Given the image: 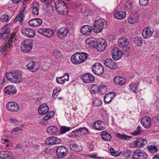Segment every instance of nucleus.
<instances>
[{"label":"nucleus","mask_w":159,"mask_h":159,"mask_svg":"<svg viewBox=\"0 0 159 159\" xmlns=\"http://www.w3.org/2000/svg\"><path fill=\"white\" fill-rule=\"evenodd\" d=\"M88 55L87 53L84 52L77 53L71 56V61L74 64H80L85 61Z\"/></svg>","instance_id":"nucleus-2"},{"label":"nucleus","mask_w":159,"mask_h":159,"mask_svg":"<svg viewBox=\"0 0 159 159\" xmlns=\"http://www.w3.org/2000/svg\"><path fill=\"white\" fill-rule=\"evenodd\" d=\"M54 112L53 111H49L48 113L44 117L39 120V122L40 124H43V121H47L49 119L52 118L54 115Z\"/></svg>","instance_id":"nucleus-33"},{"label":"nucleus","mask_w":159,"mask_h":159,"mask_svg":"<svg viewBox=\"0 0 159 159\" xmlns=\"http://www.w3.org/2000/svg\"><path fill=\"white\" fill-rule=\"evenodd\" d=\"M69 147L72 150L76 152L81 151L82 150V147L81 146H78L75 143H73V141L70 142Z\"/></svg>","instance_id":"nucleus-30"},{"label":"nucleus","mask_w":159,"mask_h":159,"mask_svg":"<svg viewBox=\"0 0 159 159\" xmlns=\"http://www.w3.org/2000/svg\"><path fill=\"white\" fill-rule=\"evenodd\" d=\"M115 96V94L114 92L109 93L105 96L104 98V102L106 103H109Z\"/></svg>","instance_id":"nucleus-32"},{"label":"nucleus","mask_w":159,"mask_h":159,"mask_svg":"<svg viewBox=\"0 0 159 159\" xmlns=\"http://www.w3.org/2000/svg\"><path fill=\"white\" fill-rule=\"evenodd\" d=\"M141 123L144 127L148 129L151 126V119L148 116H145L141 120Z\"/></svg>","instance_id":"nucleus-20"},{"label":"nucleus","mask_w":159,"mask_h":159,"mask_svg":"<svg viewBox=\"0 0 159 159\" xmlns=\"http://www.w3.org/2000/svg\"><path fill=\"white\" fill-rule=\"evenodd\" d=\"M68 32V30L66 27H62L57 30V35L59 38L62 39L66 37Z\"/></svg>","instance_id":"nucleus-9"},{"label":"nucleus","mask_w":159,"mask_h":159,"mask_svg":"<svg viewBox=\"0 0 159 159\" xmlns=\"http://www.w3.org/2000/svg\"><path fill=\"white\" fill-rule=\"evenodd\" d=\"M123 156L125 158H128L131 156L132 153L130 150H125L122 152Z\"/></svg>","instance_id":"nucleus-46"},{"label":"nucleus","mask_w":159,"mask_h":159,"mask_svg":"<svg viewBox=\"0 0 159 159\" xmlns=\"http://www.w3.org/2000/svg\"><path fill=\"white\" fill-rule=\"evenodd\" d=\"M39 5L38 3L35 2L32 6V13L34 15H38L39 12Z\"/></svg>","instance_id":"nucleus-38"},{"label":"nucleus","mask_w":159,"mask_h":159,"mask_svg":"<svg viewBox=\"0 0 159 159\" xmlns=\"http://www.w3.org/2000/svg\"><path fill=\"white\" fill-rule=\"evenodd\" d=\"M100 136L102 139L105 141H109L111 138V134L105 131L101 132Z\"/></svg>","instance_id":"nucleus-35"},{"label":"nucleus","mask_w":159,"mask_h":159,"mask_svg":"<svg viewBox=\"0 0 159 159\" xmlns=\"http://www.w3.org/2000/svg\"><path fill=\"white\" fill-rule=\"evenodd\" d=\"M55 5L56 11L59 14L65 15L67 14L68 12V6L64 2L61 0H57Z\"/></svg>","instance_id":"nucleus-3"},{"label":"nucleus","mask_w":159,"mask_h":159,"mask_svg":"<svg viewBox=\"0 0 159 159\" xmlns=\"http://www.w3.org/2000/svg\"><path fill=\"white\" fill-rule=\"evenodd\" d=\"M7 108L9 111L12 112H16L20 108L19 105L16 102H10L7 104Z\"/></svg>","instance_id":"nucleus-11"},{"label":"nucleus","mask_w":159,"mask_h":159,"mask_svg":"<svg viewBox=\"0 0 159 159\" xmlns=\"http://www.w3.org/2000/svg\"><path fill=\"white\" fill-rule=\"evenodd\" d=\"M81 78L83 82L86 83H92L95 80L94 76L90 73H86L83 75Z\"/></svg>","instance_id":"nucleus-14"},{"label":"nucleus","mask_w":159,"mask_h":159,"mask_svg":"<svg viewBox=\"0 0 159 159\" xmlns=\"http://www.w3.org/2000/svg\"><path fill=\"white\" fill-rule=\"evenodd\" d=\"M22 129L21 127L19 126L18 127H16L13 129L11 131V134H15V133L18 132L19 131H22Z\"/></svg>","instance_id":"nucleus-51"},{"label":"nucleus","mask_w":159,"mask_h":159,"mask_svg":"<svg viewBox=\"0 0 159 159\" xmlns=\"http://www.w3.org/2000/svg\"><path fill=\"white\" fill-rule=\"evenodd\" d=\"M46 28H40L38 29V32L40 34H42L44 35L46 32Z\"/></svg>","instance_id":"nucleus-58"},{"label":"nucleus","mask_w":159,"mask_h":159,"mask_svg":"<svg viewBox=\"0 0 159 159\" xmlns=\"http://www.w3.org/2000/svg\"><path fill=\"white\" fill-rule=\"evenodd\" d=\"M92 69L93 73L97 75H101L104 72L103 67L99 62L94 64L92 67Z\"/></svg>","instance_id":"nucleus-6"},{"label":"nucleus","mask_w":159,"mask_h":159,"mask_svg":"<svg viewBox=\"0 0 159 159\" xmlns=\"http://www.w3.org/2000/svg\"><path fill=\"white\" fill-rule=\"evenodd\" d=\"M57 92L56 89H54L52 92V97L53 98H55L56 97V96L57 95Z\"/></svg>","instance_id":"nucleus-62"},{"label":"nucleus","mask_w":159,"mask_h":159,"mask_svg":"<svg viewBox=\"0 0 159 159\" xmlns=\"http://www.w3.org/2000/svg\"><path fill=\"white\" fill-rule=\"evenodd\" d=\"M10 122L13 123L17 125L18 124V120L15 119L11 118L10 119Z\"/></svg>","instance_id":"nucleus-61"},{"label":"nucleus","mask_w":159,"mask_h":159,"mask_svg":"<svg viewBox=\"0 0 159 159\" xmlns=\"http://www.w3.org/2000/svg\"><path fill=\"white\" fill-rule=\"evenodd\" d=\"M32 41L30 39H26L23 41L20 45L21 49L24 52H30L32 47Z\"/></svg>","instance_id":"nucleus-5"},{"label":"nucleus","mask_w":159,"mask_h":159,"mask_svg":"<svg viewBox=\"0 0 159 159\" xmlns=\"http://www.w3.org/2000/svg\"><path fill=\"white\" fill-rule=\"evenodd\" d=\"M53 55L57 58H59L61 57V52L57 49L54 50Z\"/></svg>","instance_id":"nucleus-52"},{"label":"nucleus","mask_w":159,"mask_h":159,"mask_svg":"<svg viewBox=\"0 0 159 159\" xmlns=\"http://www.w3.org/2000/svg\"><path fill=\"white\" fill-rule=\"evenodd\" d=\"M89 157L93 158L96 159V158H100V157H98L97 156V154H93L92 155H90L89 156Z\"/></svg>","instance_id":"nucleus-63"},{"label":"nucleus","mask_w":159,"mask_h":159,"mask_svg":"<svg viewBox=\"0 0 159 159\" xmlns=\"http://www.w3.org/2000/svg\"><path fill=\"white\" fill-rule=\"evenodd\" d=\"M114 16L117 19L122 20L125 17V14L123 11L115 12Z\"/></svg>","instance_id":"nucleus-40"},{"label":"nucleus","mask_w":159,"mask_h":159,"mask_svg":"<svg viewBox=\"0 0 159 159\" xmlns=\"http://www.w3.org/2000/svg\"><path fill=\"white\" fill-rule=\"evenodd\" d=\"M107 25L106 21L104 19L101 18L95 20L93 28V31L96 33H100L105 28Z\"/></svg>","instance_id":"nucleus-4"},{"label":"nucleus","mask_w":159,"mask_h":159,"mask_svg":"<svg viewBox=\"0 0 159 159\" xmlns=\"http://www.w3.org/2000/svg\"><path fill=\"white\" fill-rule=\"evenodd\" d=\"M42 23V20L39 18H35L30 20L29 25L31 26L35 27L40 25Z\"/></svg>","instance_id":"nucleus-25"},{"label":"nucleus","mask_w":159,"mask_h":159,"mask_svg":"<svg viewBox=\"0 0 159 159\" xmlns=\"http://www.w3.org/2000/svg\"><path fill=\"white\" fill-rule=\"evenodd\" d=\"M112 57L113 59L115 60H117L121 58L122 56V53L120 51L118 48H114L111 51Z\"/></svg>","instance_id":"nucleus-18"},{"label":"nucleus","mask_w":159,"mask_h":159,"mask_svg":"<svg viewBox=\"0 0 159 159\" xmlns=\"http://www.w3.org/2000/svg\"><path fill=\"white\" fill-rule=\"evenodd\" d=\"M24 14L22 12H20L14 20V22H16L19 21L20 25H23L22 22L24 21Z\"/></svg>","instance_id":"nucleus-39"},{"label":"nucleus","mask_w":159,"mask_h":159,"mask_svg":"<svg viewBox=\"0 0 159 159\" xmlns=\"http://www.w3.org/2000/svg\"><path fill=\"white\" fill-rule=\"evenodd\" d=\"M0 158L2 159H13L9 155L8 152L3 151L0 152Z\"/></svg>","instance_id":"nucleus-41"},{"label":"nucleus","mask_w":159,"mask_h":159,"mask_svg":"<svg viewBox=\"0 0 159 159\" xmlns=\"http://www.w3.org/2000/svg\"><path fill=\"white\" fill-rule=\"evenodd\" d=\"M4 45L7 49L8 48H10L11 47L12 44L11 43L8 41L6 42Z\"/></svg>","instance_id":"nucleus-60"},{"label":"nucleus","mask_w":159,"mask_h":159,"mask_svg":"<svg viewBox=\"0 0 159 159\" xmlns=\"http://www.w3.org/2000/svg\"><path fill=\"white\" fill-rule=\"evenodd\" d=\"M10 29L6 27H4L3 29L2 33H0V36L3 39H7L10 33Z\"/></svg>","instance_id":"nucleus-31"},{"label":"nucleus","mask_w":159,"mask_h":159,"mask_svg":"<svg viewBox=\"0 0 159 159\" xmlns=\"http://www.w3.org/2000/svg\"><path fill=\"white\" fill-rule=\"evenodd\" d=\"M107 44L105 40L103 39H99L98 42L97 41L96 48L97 50L99 52L103 51L106 48Z\"/></svg>","instance_id":"nucleus-10"},{"label":"nucleus","mask_w":159,"mask_h":159,"mask_svg":"<svg viewBox=\"0 0 159 159\" xmlns=\"http://www.w3.org/2000/svg\"><path fill=\"white\" fill-rule=\"evenodd\" d=\"M86 48H94L96 47L97 40L93 38L87 39L85 41Z\"/></svg>","instance_id":"nucleus-19"},{"label":"nucleus","mask_w":159,"mask_h":159,"mask_svg":"<svg viewBox=\"0 0 159 159\" xmlns=\"http://www.w3.org/2000/svg\"><path fill=\"white\" fill-rule=\"evenodd\" d=\"M22 34L29 38H32L35 35V32L32 29L29 28H25L21 30Z\"/></svg>","instance_id":"nucleus-17"},{"label":"nucleus","mask_w":159,"mask_h":159,"mask_svg":"<svg viewBox=\"0 0 159 159\" xmlns=\"http://www.w3.org/2000/svg\"><path fill=\"white\" fill-rule=\"evenodd\" d=\"M114 81L117 84L122 85L125 83L126 82V80L122 77H116L114 79Z\"/></svg>","instance_id":"nucleus-36"},{"label":"nucleus","mask_w":159,"mask_h":159,"mask_svg":"<svg viewBox=\"0 0 159 159\" xmlns=\"http://www.w3.org/2000/svg\"><path fill=\"white\" fill-rule=\"evenodd\" d=\"M89 131L88 129L85 127H81L77 129L72 132V134L75 135L80 134L81 135L88 133Z\"/></svg>","instance_id":"nucleus-26"},{"label":"nucleus","mask_w":159,"mask_h":159,"mask_svg":"<svg viewBox=\"0 0 159 159\" xmlns=\"http://www.w3.org/2000/svg\"><path fill=\"white\" fill-rule=\"evenodd\" d=\"M149 0H139V3L141 6H144L148 3Z\"/></svg>","instance_id":"nucleus-57"},{"label":"nucleus","mask_w":159,"mask_h":159,"mask_svg":"<svg viewBox=\"0 0 159 159\" xmlns=\"http://www.w3.org/2000/svg\"><path fill=\"white\" fill-rule=\"evenodd\" d=\"M6 75L7 80L12 83H19L22 81V79L20 71L10 72L7 73Z\"/></svg>","instance_id":"nucleus-1"},{"label":"nucleus","mask_w":159,"mask_h":159,"mask_svg":"<svg viewBox=\"0 0 159 159\" xmlns=\"http://www.w3.org/2000/svg\"><path fill=\"white\" fill-rule=\"evenodd\" d=\"M7 48L4 45L0 47V51L2 54L5 53L7 51Z\"/></svg>","instance_id":"nucleus-59"},{"label":"nucleus","mask_w":159,"mask_h":159,"mask_svg":"<svg viewBox=\"0 0 159 159\" xmlns=\"http://www.w3.org/2000/svg\"><path fill=\"white\" fill-rule=\"evenodd\" d=\"M56 153L58 158H63L67 154V149L65 147L59 146L57 149Z\"/></svg>","instance_id":"nucleus-8"},{"label":"nucleus","mask_w":159,"mask_h":159,"mask_svg":"<svg viewBox=\"0 0 159 159\" xmlns=\"http://www.w3.org/2000/svg\"><path fill=\"white\" fill-rule=\"evenodd\" d=\"M103 122L102 121L98 120L95 122L93 125V128L95 130H102L104 129L102 124Z\"/></svg>","instance_id":"nucleus-29"},{"label":"nucleus","mask_w":159,"mask_h":159,"mask_svg":"<svg viewBox=\"0 0 159 159\" xmlns=\"http://www.w3.org/2000/svg\"><path fill=\"white\" fill-rule=\"evenodd\" d=\"M105 66L111 70H115L117 67L116 62L111 58L106 59L104 62Z\"/></svg>","instance_id":"nucleus-15"},{"label":"nucleus","mask_w":159,"mask_h":159,"mask_svg":"<svg viewBox=\"0 0 159 159\" xmlns=\"http://www.w3.org/2000/svg\"><path fill=\"white\" fill-rule=\"evenodd\" d=\"M141 131V127L138 126L137 129L132 133V134L134 135H139Z\"/></svg>","instance_id":"nucleus-55"},{"label":"nucleus","mask_w":159,"mask_h":159,"mask_svg":"<svg viewBox=\"0 0 159 159\" xmlns=\"http://www.w3.org/2000/svg\"><path fill=\"white\" fill-rule=\"evenodd\" d=\"M9 17L7 14H4L2 15L1 17V19L4 22H6L8 20Z\"/></svg>","instance_id":"nucleus-56"},{"label":"nucleus","mask_w":159,"mask_h":159,"mask_svg":"<svg viewBox=\"0 0 159 159\" xmlns=\"http://www.w3.org/2000/svg\"><path fill=\"white\" fill-rule=\"evenodd\" d=\"M61 142L60 139L55 137H49L45 141V143L48 145H53L59 144Z\"/></svg>","instance_id":"nucleus-13"},{"label":"nucleus","mask_w":159,"mask_h":159,"mask_svg":"<svg viewBox=\"0 0 159 159\" xmlns=\"http://www.w3.org/2000/svg\"><path fill=\"white\" fill-rule=\"evenodd\" d=\"M139 18L138 14L135 13L129 16L128 18V20L130 24H134L138 22Z\"/></svg>","instance_id":"nucleus-27"},{"label":"nucleus","mask_w":159,"mask_h":159,"mask_svg":"<svg viewBox=\"0 0 159 159\" xmlns=\"http://www.w3.org/2000/svg\"><path fill=\"white\" fill-rule=\"evenodd\" d=\"M16 39V33H13L10 35V39L8 41L11 43H13L15 42Z\"/></svg>","instance_id":"nucleus-54"},{"label":"nucleus","mask_w":159,"mask_h":159,"mask_svg":"<svg viewBox=\"0 0 159 159\" xmlns=\"http://www.w3.org/2000/svg\"><path fill=\"white\" fill-rule=\"evenodd\" d=\"M58 130V128L56 126H51L47 128L46 131L49 134L52 135L56 133Z\"/></svg>","instance_id":"nucleus-37"},{"label":"nucleus","mask_w":159,"mask_h":159,"mask_svg":"<svg viewBox=\"0 0 159 159\" xmlns=\"http://www.w3.org/2000/svg\"><path fill=\"white\" fill-rule=\"evenodd\" d=\"M153 32V29L149 26L145 28L142 31V35L145 39H148L151 37Z\"/></svg>","instance_id":"nucleus-16"},{"label":"nucleus","mask_w":159,"mask_h":159,"mask_svg":"<svg viewBox=\"0 0 159 159\" xmlns=\"http://www.w3.org/2000/svg\"><path fill=\"white\" fill-rule=\"evenodd\" d=\"M134 42L135 44L138 46H139L142 44V38L137 37L135 38Z\"/></svg>","instance_id":"nucleus-49"},{"label":"nucleus","mask_w":159,"mask_h":159,"mask_svg":"<svg viewBox=\"0 0 159 159\" xmlns=\"http://www.w3.org/2000/svg\"><path fill=\"white\" fill-rule=\"evenodd\" d=\"M132 156L135 159H147L148 158L147 154L144 151L140 149L135 150Z\"/></svg>","instance_id":"nucleus-7"},{"label":"nucleus","mask_w":159,"mask_h":159,"mask_svg":"<svg viewBox=\"0 0 159 159\" xmlns=\"http://www.w3.org/2000/svg\"><path fill=\"white\" fill-rule=\"evenodd\" d=\"M17 90L15 87L12 85H10L5 87L4 92L9 95H12L16 93Z\"/></svg>","instance_id":"nucleus-21"},{"label":"nucleus","mask_w":159,"mask_h":159,"mask_svg":"<svg viewBox=\"0 0 159 159\" xmlns=\"http://www.w3.org/2000/svg\"><path fill=\"white\" fill-rule=\"evenodd\" d=\"M138 85L135 84L131 83L129 85V87L130 90H132L135 93H136Z\"/></svg>","instance_id":"nucleus-48"},{"label":"nucleus","mask_w":159,"mask_h":159,"mask_svg":"<svg viewBox=\"0 0 159 159\" xmlns=\"http://www.w3.org/2000/svg\"><path fill=\"white\" fill-rule=\"evenodd\" d=\"M125 6V8L128 11L130 12L131 11L133 6V3L130 1L126 2Z\"/></svg>","instance_id":"nucleus-44"},{"label":"nucleus","mask_w":159,"mask_h":159,"mask_svg":"<svg viewBox=\"0 0 159 159\" xmlns=\"http://www.w3.org/2000/svg\"><path fill=\"white\" fill-rule=\"evenodd\" d=\"M49 111L48 107L46 104L41 105L38 110V113L40 115H43L47 114Z\"/></svg>","instance_id":"nucleus-24"},{"label":"nucleus","mask_w":159,"mask_h":159,"mask_svg":"<svg viewBox=\"0 0 159 159\" xmlns=\"http://www.w3.org/2000/svg\"><path fill=\"white\" fill-rule=\"evenodd\" d=\"M149 152L151 153H154L158 151L157 147L155 145H150L147 147Z\"/></svg>","instance_id":"nucleus-42"},{"label":"nucleus","mask_w":159,"mask_h":159,"mask_svg":"<svg viewBox=\"0 0 159 159\" xmlns=\"http://www.w3.org/2000/svg\"><path fill=\"white\" fill-rule=\"evenodd\" d=\"M153 159H159V154L155 155L153 158Z\"/></svg>","instance_id":"nucleus-64"},{"label":"nucleus","mask_w":159,"mask_h":159,"mask_svg":"<svg viewBox=\"0 0 159 159\" xmlns=\"http://www.w3.org/2000/svg\"><path fill=\"white\" fill-rule=\"evenodd\" d=\"M116 136L121 139L127 140H129L132 138V137L130 136L127 135L125 134H121L120 133H118L116 134Z\"/></svg>","instance_id":"nucleus-43"},{"label":"nucleus","mask_w":159,"mask_h":159,"mask_svg":"<svg viewBox=\"0 0 159 159\" xmlns=\"http://www.w3.org/2000/svg\"><path fill=\"white\" fill-rule=\"evenodd\" d=\"M92 28L89 25L83 26L81 29V32L84 35H90L92 32Z\"/></svg>","instance_id":"nucleus-22"},{"label":"nucleus","mask_w":159,"mask_h":159,"mask_svg":"<svg viewBox=\"0 0 159 159\" xmlns=\"http://www.w3.org/2000/svg\"><path fill=\"white\" fill-rule=\"evenodd\" d=\"M147 143V141L143 138H140L136 140L134 143L135 147L138 148L143 147Z\"/></svg>","instance_id":"nucleus-28"},{"label":"nucleus","mask_w":159,"mask_h":159,"mask_svg":"<svg viewBox=\"0 0 159 159\" xmlns=\"http://www.w3.org/2000/svg\"><path fill=\"white\" fill-rule=\"evenodd\" d=\"M100 88L97 85H94L91 89L90 92L92 94H96L99 92Z\"/></svg>","instance_id":"nucleus-45"},{"label":"nucleus","mask_w":159,"mask_h":159,"mask_svg":"<svg viewBox=\"0 0 159 159\" xmlns=\"http://www.w3.org/2000/svg\"><path fill=\"white\" fill-rule=\"evenodd\" d=\"M69 74L66 73L63 76L56 78V82L58 84H63L65 83L66 81L69 80Z\"/></svg>","instance_id":"nucleus-23"},{"label":"nucleus","mask_w":159,"mask_h":159,"mask_svg":"<svg viewBox=\"0 0 159 159\" xmlns=\"http://www.w3.org/2000/svg\"><path fill=\"white\" fill-rule=\"evenodd\" d=\"M70 127L66 126H63L61 127L60 129V132L61 134H64L66 132L70 130Z\"/></svg>","instance_id":"nucleus-47"},{"label":"nucleus","mask_w":159,"mask_h":159,"mask_svg":"<svg viewBox=\"0 0 159 159\" xmlns=\"http://www.w3.org/2000/svg\"><path fill=\"white\" fill-rule=\"evenodd\" d=\"M117 43L118 45L121 47H126L129 44L128 39L124 37L119 39Z\"/></svg>","instance_id":"nucleus-34"},{"label":"nucleus","mask_w":159,"mask_h":159,"mask_svg":"<svg viewBox=\"0 0 159 159\" xmlns=\"http://www.w3.org/2000/svg\"><path fill=\"white\" fill-rule=\"evenodd\" d=\"M110 152L111 155L115 157L118 156L120 154V153L119 152L115 151L113 148H111Z\"/></svg>","instance_id":"nucleus-53"},{"label":"nucleus","mask_w":159,"mask_h":159,"mask_svg":"<svg viewBox=\"0 0 159 159\" xmlns=\"http://www.w3.org/2000/svg\"><path fill=\"white\" fill-rule=\"evenodd\" d=\"M27 69L32 72H36L39 67L38 63L34 61H31L26 65Z\"/></svg>","instance_id":"nucleus-12"},{"label":"nucleus","mask_w":159,"mask_h":159,"mask_svg":"<svg viewBox=\"0 0 159 159\" xmlns=\"http://www.w3.org/2000/svg\"><path fill=\"white\" fill-rule=\"evenodd\" d=\"M53 34V32L51 29L46 28V32L44 36L46 37H50Z\"/></svg>","instance_id":"nucleus-50"}]
</instances>
